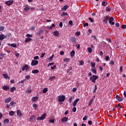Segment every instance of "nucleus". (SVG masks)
Here are the masks:
<instances>
[{
  "label": "nucleus",
  "mask_w": 126,
  "mask_h": 126,
  "mask_svg": "<svg viewBox=\"0 0 126 126\" xmlns=\"http://www.w3.org/2000/svg\"><path fill=\"white\" fill-rule=\"evenodd\" d=\"M58 101H59L60 105H62L63 104V102H64V100H65V96L63 95H61L58 96Z\"/></svg>",
  "instance_id": "nucleus-1"
},
{
  "label": "nucleus",
  "mask_w": 126,
  "mask_h": 126,
  "mask_svg": "<svg viewBox=\"0 0 126 126\" xmlns=\"http://www.w3.org/2000/svg\"><path fill=\"white\" fill-rule=\"evenodd\" d=\"M97 79H98V76L96 75H93L90 78V80L93 83H96V80H97Z\"/></svg>",
  "instance_id": "nucleus-2"
},
{
  "label": "nucleus",
  "mask_w": 126,
  "mask_h": 126,
  "mask_svg": "<svg viewBox=\"0 0 126 126\" xmlns=\"http://www.w3.org/2000/svg\"><path fill=\"white\" fill-rule=\"evenodd\" d=\"M39 63V61L36 60H32L31 63L32 66H35V65H37Z\"/></svg>",
  "instance_id": "nucleus-3"
},
{
  "label": "nucleus",
  "mask_w": 126,
  "mask_h": 126,
  "mask_svg": "<svg viewBox=\"0 0 126 126\" xmlns=\"http://www.w3.org/2000/svg\"><path fill=\"white\" fill-rule=\"evenodd\" d=\"M46 113L43 114L40 117H39L37 118V121H42L43 120H44V119L46 118Z\"/></svg>",
  "instance_id": "nucleus-4"
},
{
  "label": "nucleus",
  "mask_w": 126,
  "mask_h": 126,
  "mask_svg": "<svg viewBox=\"0 0 126 126\" xmlns=\"http://www.w3.org/2000/svg\"><path fill=\"white\" fill-rule=\"evenodd\" d=\"M114 18H113L112 17H111L109 19V23H110V24H111V25H115V23L114 22Z\"/></svg>",
  "instance_id": "nucleus-5"
},
{
  "label": "nucleus",
  "mask_w": 126,
  "mask_h": 126,
  "mask_svg": "<svg viewBox=\"0 0 126 126\" xmlns=\"http://www.w3.org/2000/svg\"><path fill=\"white\" fill-rule=\"evenodd\" d=\"M17 115L18 116V117H22V116H23V114H22V113H21V111L20 110H17Z\"/></svg>",
  "instance_id": "nucleus-6"
},
{
  "label": "nucleus",
  "mask_w": 126,
  "mask_h": 126,
  "mask_svg": "<svg viewBox=\"0 0 126 126\" xmlns=\"http://www.w3.org/2000/svg\"><path fill=\"white\" fill-rule=\"evenodd\" d=\"M8 46H9L10 47H12L13 48H17V45H16V44L14 43H8Z\"/></svg>",
  "instance_id": "nucleus-7"
},
{
  "label": "nucleus",
  "mask_w": 126,
  "mask_h": 126,
  "mask_svg": "<svg viewBox=\"0 0 126 126\" xmlns=\"http://www.w3.org/2000/svg\"><path fill=\"white\" fill-rule=\"evenodd\" d=\"M43 33H44V30H40L39 31H38L36 33V35H42V34H43Z\"/></svg>",
  "instance_id": "nucleus-8"
},
{
  "label": "nucleus",
  "mask_w": 126,
  "mask_h": 126,
  "mask_svg": "<svg viewBox=\"0 0 126 126\" xmlns=\"http://www.w3.org/2000/svg\"><path fill=\"white\" fill-rule=\"evenodd\" d=\"M68 121V118L67 117H63L61 120L62 123H64V122H67Z\"/></svg>",
  "instance_id": "nucleus-9"
},
{
  "label": "nucleus",
  "mask_w": 126,
  "mask_h": 126,
  "mask_svg": "<svg viewBox=\"0 0 126 126\" xmlns=\"http://www.w3.org/2000/svg\"><path fill=\"white\" fill-rule=\"evenodd\" d=\"M79 101V98H77L74 101V102H73V107H75V106H76V104H77V103H78Z\"/></svg>",
  "instance_id": "nucleus-10"
},
{
  "label": "nucleus",
  "mask_w": 126,
  "mask_h": 126,
  "mask_svg": "<svg viewBox=\"0 0 126 126\" xmlns=\"http://www.w3.org/2000/svg\"><path fill=\"white\" fill-rule=\"evenodd\" d=\"M12 3H13V0H9V1H7L5 2V4L7 5H11V4H12Z\"/></svg>",
  "instance_id": "nucleus-11"
},
{
  "label": "nucleus",
  "mask_w": 126,
  "mask_h": 126,
  "mask_svg": "<svg viewBox=\"0 0 126 126\" xmlns=\"http://www.w3.org/2000/svg\"><path fill=\"white\" fill-rule=\"evenodd\" d=\"M6 37V36H5L4 34L1 33L0 35V40L2 41V40H3V39H4Z\"/></svg>",
  "instance_id": "nucleus-12"
},
{
  "label": "nucleus",
  "mask_w": 126,
  "mask_h": 126,
  "mask_svg": "<svg viewBox=\"0 0 126 126\" xmlns=\"http://www.w3.org/2000/svg\"><path fill=\"white\" fill-rule=\"evenodd\" d=\"M29 9H30V6H29V5H25V8L24 9L25 11H28V10H29Z\"/></svg>",
  "instance_id": "nucleus-13"
},
{
  "label": "nucleus",
  "mask_w": 126,
  "mask_h": 126,
  "mask_svg": "<svg viewBox=\"0 0 126 126\" xmlns=\"http://www.w3.org/2000/svg\"><path fill=\"white\" fill-rule=\"evenodd\" d=\"M2 89L3 90H7L8 89H9V87L7 85L3 86Z\"/></svg>",
  "instance_id": "nucleus-14"
},
{
  "label": "nucleus",
  "mask_w": 126,
  "mask_h": 126,
  "mask_svg": "<svg viewBox=\"0 0 126 126\" xmlns=\"http://www.w3.org/2000/svg\"><path fill=\"white\" fill-rule=\"evenodd\" d=\"M67 8H68V5H64L62 8V10L63 11H65V10L66 9H67Z\"/></svg>",
  "instance_id": "nucleus-15"
},
{
  "label": "nucleus",
  "mask_w": 126,
  "mask_h": 126,
  "mask_svg": "<svg viewBox=\"0 0 126 126\" xmlns=\"http://www.w3.org/2000/svg\"><path fill=\"white\" fill-rule=\"evenodd\" d=\"M53 34L56 37H59L60 36V32L58 31H55L53 32Z\"/></svg>",
  "instance_id": "nucleus-16"
},
{
  "label": "nucleus",
  "mask_w": 126,
  "mask_h": 126,
  "mask_svg": "<svg viewBox=\"0 0 126 126\" xmlns=\"http://www.w3.org/2000/svg\"><path fill=\"white\" fill-rule=\"evenodd\" d=\"M28 69V65L26 64L25 65L23 68H22V70L24 71V70H27Z\"/></svg>",
  "instance_id": "nucleus-17"
},
{
  "label": "nucleus",
  "mask_w": 126,
  "mask_h": 126,
  "mask_svg": "<svg viewBox=\"0 0 126 126\" xmlns=\"http://www.w3.org/2000/svg\"><path fill=\"white\" fill-rule=\"evenodd\" d=\"M9 105H10V107H14L15 106V105H16V103L14 102L13 101H11L9 103Z\"/></svg>",
  "instance_id": "nucleus-18"
},
{
  "label": "nucleus",
  "mask_w": 126,
  "mask_h": 126,
  "mask_svg": "<svg viewBox=\"0 0 126 126\" xmlns=\"http://www.w3.org/2000/svg\"><path fill=\"white\" fill-rule=\"evenodd\" d=\"M103 22L104 23H108V16H105L104 17Z\"/></svg>",
  "instance_id": "nucleus-19"
},
{
  "label": "nucleus",
  "mask_w": 126,
  "mask_h": 126,
  "mask_svg": "<svg viewBox=\"0 0 126 126\" xmlns=\"http://www.w3.org/2000/svg\"><path fill=\"white\" fill-rule=\"evenodd\" d=\"M55 79H56L55 76L49 77V80H50V81H53V80H55Z\"/></svg>",
  "instance_id": "nucleus-20"
},
{
  "label": "nucleus",
  "mask_w": 126,
  "mask_h": 126,
  "mask_svg": "<svg viewBox=\"0 0 126 126\" xmlns=\"http://www.w3.org/2000/svg\"><path fill=\"white\" fill-rule=\"evenodd\" d=\"M11 101V98L8 97L5 100V103H9Z\"/></svg>",
  "instance_id": "nucleus-21"
},
{
  "label": "nucleus",
  "mask_w": 126,
  "mask_h": 126,
  "mask_svg": "<svg viewBox=\"0 0 126 126\" xmlns=\"http://www.w3.org/2000/svg\"><path fill=\"white\" fill-rule=\"evenodd\" d=\"M32 102H36V101H38V97L35 96L32 98Z\"/></svg>",
  "instance_id": "nucleus-22"
},
{
  "label": "nucleus",
  "mask_w": 126,
  "mask_h": 126,
  "mask_svg": "<svg viewBox=\"0 0 126 126\" xmlns=\"http://www.w3.org/2000/svg\"><path fill=\"white\" fill-rule=\"evenodd\" d=\"M74 55H75V51L74 50H73L70 53V55L72 58H73L74 57Z\"/></svg>",
  "instance_id": "nucleus-23"
},
{
  "label": "nucleus",
  "mask_w": 126,
  "mask_h": 126,
  "mask_svg": "<svg viewBox=\"0 0 126 126\" xmlns=\"http://www.w3.org/2000/svg\"><path fill=\"white\" fill-rule=\"evenodd\" d=\"M32 73L36 74V73H39V70L35 69L32 71Z\"/></svg>",
  "instance_id": "nucleus-24"
},
{
  "label": "nucleus",
  "mask_w": 126,
  "mask_h": 126,
  "mask_svg": "<svg viewBox=\"0 0 126 126\" xmlns=\"http://www.w3.org/2000/svg\"><path fill=\"white\" fill-rule=\"evenodd\" d=\"M15 90H16V88H15L14 87L11 88L10 89V92H14V91H15Z\"/></svg>",
  "instance_id": "nucleus-25"
},
{
  "label": "nucleus",
  "mask_w": 126,
  "mask_h": 126,
  "mask_svg": "<svg viewBox=\"0 0 126 126\" xmlns=\"http://www.w3.org/2000/svg\"><path fill=\"white\" fill-rule=\"evenodd\" d=\"M2 76H3L4 78H5V79H7V78L8 79H10L8 77V75H7V74H2Z\"/></svg>",
  "instance_id": "nucleus-26"
},
{
  "label": "nucleus",
  "mask_w": 126,
  "mask_h": 126,
  "mask_svg": "<svg viewBox=\"0 0 126 126\" xmlns=\"http://www.w3.org/2000/svg\"><path fill=\"white\" fill-rule=\"evenodd\" d=\"M30 41H32V39L29 37L26 38L25 39L26 43H28V42H30Z\"/></svg>",
  "instance_id": "nucleus-27"
},
{
  "label": "nucleus",
  "mask_w": 126,
  "mask_h": 126,
  "mask_svg": "<svg viewBox=\"0 0 126 126\" xmlns=\"http://www.w3.org/2000/svg\"><path fill=\"white\" fill-rule=\"evenodd\" d=\"M94 101V99L92 98L91 99V100L89 102V104L88 106H89L90 107V106H91L92 103H93V101Z\"/></svg>",
  "instance_id": "nucleus-28"
},
{
  "label": "nucleus",
  "mask_w": 126,
  "mask_h": 126,
  "mask_svg": "<svg viewBox=\"0 0 126 126\" xmlns=\"http://www.w3.org/2000/svg\"><path fill=\"white\" fill-rule=\"evenodd\" d=\"M71 41H72V43H74V42H76V38H75V37H72Z\"/></svg>",
  "instance_id": "nucleus-29"
},
{
  "label": "nucleus",
  "mask_w": 126,
  "mask_h": 126,
  "mask_svg": "<svg viewBox=\"0 0 126 126\" xmlns=\"http://www.w3.org/2000/svg\"><path fill=\"white\" fill-rule=\"evenodd\" d=\"M91 65L93 68H95V63L94 62H92L91 63Z\"/></svg>",
  "instance_id": "nucleus-30"
},
{
  "label": "nucleus",
  "mask_w": 126,
  "mask_h": 126,
  "mask_svg": "<svg viewBox=\"0 0 126 126\" xmlns=\"http://www.w3.org/2000/svg\"><path fill=\"white\" fill-rule=\"evenodd\" d=\"M43 92L44 94L47 93V92H48V88H45L43 89Z\"/></svg>",
  "instance_id": "nucleus-31"
},
{
  "label": "nucleus",
  "mask_w": 126,
  "mask_h": 126,
  "mask_svg": "<svg viewBox=\"0 0 126 126\" xmlns=\"http://www.w3.org/2000/svg\"><path fill=\"white\" fill-rule=\"evenodd\" d=\"M92 71L93 73H95V74H96V69H95L94 68H92Z\"/></svg>",
  "instance_id": "nucleus-32"
},
{
  "label": "nucleus",
  "mask_w": 126,
  "mask_h": 126,
  "mask_svg": "<svg viewBox=\"0 0 126 126\" xmlns=\"http://www.w3.org/2000/svg\"><path fill=\"white\" fill-rule=\"evenodd\" d=\"M53 59H54V55H52L49 59H48V61H49V62H51V61L53 60Z\"/></svg>",
  "instance_id": "nucleus-33"
},
{
  "label": "nucleus",
  "mask_w": 126,
  "mask_h": 126,
  "mask_svg": "<svg viewBox=\"0 0 126 126\" xmlns=\"http://www.w3.org/2000/svg\"><path fill=\"white\" fill-rule=\"evenodd\" d=\"M73 99V96H71L69 98V100H68V102L69 103H71L72 102V100Z\"/></svg>",
  "instance_id": "nucleus-34"
},
{
  "label": "nucleus",
  "mask_w": 126,
  "mask_h": 126,
  "mask_svg": "<svg viewBox=\"0 0 126 126\" xmlns=\"http://www.w3.org/2000/svg\"><path fill=\"white\" fill-rule=\"evenodd\" d=\"M97 91V85H95L94 88L93 90V93H95Z\"/></svg>",
  "instance_id": "nucleus-35"
},
{
  "label": "nucleus",
  "mask_w": 126,
  "mask_h": 126,
  "mask_svg": "<svg viewBox=\"0 0 126 126\" xmlns=\"http://www.w3.org/2000/svg\"><path fill=\"white\" fill-rule=\"evenodd\" d=\"M88 52H89V53H90V54H91V53H92V48L89 47L88 48Z\"/></svg>",
  "instance_id": "nucleus-36"
},
{
  "label": "nucleus",
  "mask_w": 126,
  "mask_h": 126,
  "mask_svg": "<svg viewBox=\"0 0 126 126\" xmlns=\"http://www.w3.org/2000/svg\"><path fill=\"white\" fill-rule=\"evenodd\" d=\"M9 122V120H8V119H6L4 121V124H8Z\"/></svg>",
  "instance_id": "nucleus-37"
},
{
  "label": "nucleus",
  "mask_w": 126,
  "mask_h": 126,
  "mask_svg": "<svg viewBox=\"0 0 126 126\" xmlns=\"http://www.w3.org/2000/svg\"><path fill=\"white\" fill-rule=\"evenodd\" d=\"M32 107L35 108V110H36V109L38 108V105H37V104L34 103L32 105Z\"/></svg>",
  "instance_id": "nucleus-38"
},
{
  "label": "nucleus",
  "mask_w": 126,
  "mask_h": 126,
  "mask_svg": "<svg viewBox=\"0 0 126 126\" xmlns=\"http://www.w3.org/2000/svg\"><path fill=\"white\" fill-rule=\"evenodd\" d=\"M9 114L10 115V116H13V115H14V111H11L9 112Z\"/></svg>",
  "instance_id": "nucleus-39"
},
{
  "label": "nucleus",
  "mask_w": 126,
  "mask_h": 126,
  "mask_svg": "<svg viewBox=\"0 0 126 126\" xmlns=\"http://www.w3.org/2000/svg\"><path fill=\"white\" fill-rule=\"evenodd\" d=\"M64 62H65V63H68V62H69V59H68V58H65L64 59Z\"/></svg>",
  "instance_id": "nucleus-40"
},
{
  "label": "nucleus",
  "mask_w": 126,
  "mask_h": 126,
  "mask_svg": "<svg viewBox=\"0 0 126 126\" xmlns=\"http://www.w3.org/2000/svg\"><path fill=\"white\" fill-rule=\"evenodd\" d=\"M65 15H67V13L65 12H63V13L61 15V16H62V17H63V16H65Z\"/></svg>",
  "instance_id": "nucleus-41"
},
{
  "label": "nucleus",
  "mask_w": 126,
  "mask_h": 126,
  "mask_svg": "<svg viewBox=\"0 0 126 126\" xmlns=\"http://www.w3.org/2000/svg\"><path fill=\"white\" fill-rule=\"evenodd\" d=\"M102 5L103 6H106V5H107V3H106V2H105V1H102Z\"/></svg>",
  "instance_id": "nucleus-42"
},
{
  "label": "nucleus",
  "mask_w": 126,
  "mask_h": 126,
  "mask_svg": "<svg viewBox=\"0 0 126 126\" xmlns=\"http://www.w3.org/2000/svg\"><path fill=\"white\" fill-rule=\"evenodd\" d=\"M124 100L123 97H119V99H118L119 102H123Z\"/></svg>",
  "instance_id": "nucleus-43"
},
{
  "label": "nucleus",
  "mask_w": 126,
  "mask_h": 126,
  "mask_svg": "<svg viewBox=\"0 0 126 126\" xmlns=\"http://www.w3.org/2000/svg\"><path fill=\"white\" fill-rule=\"evenodd\" d=\"M31 92H32V91H31V90H26V93H29V94H30V93H31Z\"/></svg>",
  "instance_id": "nucleus-44"
},
{
  "label": "nucleus",
  "mask_w": 126,
  "mask_h": 126,
  "mask_svg": "<svg viewBox=\"0 0 126 126\" xmlns=\"http://www.w3.org/2000/svg\"><path fill=\"white\" fill-rule=\"evenodd\" d=\"M26 79H27V80H29V79H30V75H27L25 77Z\"/></svg>",
  "instance_id": "nucleus-45"
},
{
  "label": "nucleus",
  "mask_w": 126,
  "mask_h": 126,
  "mask_svg": "<svg viewBox=\"0 0 126 126\" xmlns=\"http://www.w3.org/2000/svg\"><path fill=\"white\" fill-rule=\"evenodd\" d=\"M49 122H50V123H51V124H54V123H55V120H54V119H50Z\"/></svg>",
  "instance_id": "nucleus-46"
},
{
  "label": "nucleus",
  "mask_w": 126,
  "mask_h": 126,
  "mask_svg": "<svg viewBox=\"0 0 126 126\" xmlns=\"http://www.w3.org/2000/svg\"><path fill=\"white\" fill-rule=\"evenodd\" d=\"M106 10H107V11H111V8H110V7H106Z\"/></svg>",
  "instance_id": "nucleus-47"
},
{
  "label": "nucleus",
  "mask_w": 126,
  "mask_h": 126,
  "mask_svg": "<svg viewBox=\"0 0 126 126\" xmlns=\"http://www.w3.org/2000/svg\"><path fill=\"white\" fill-rule=\"evenodd\" d=\"M36 119V116L33 115L31 117V120H35Z\"/></svg>",
  "instance_id": "nucleus-48"
},
{
  "label": "nucleus",
  "mask_w": 126,
  "mask_h": 126,
  "mask_svg": "<svg viewBox=\"0 0 126 126\" xmlns=\"http://www.w3.org/2000/svg\"><path fill=\"white\" fill-rule=\"evenodd\" d=\"M80 64L81 65H83L84 64V62L83 61H80Z\"/></svg>",
  "instance_id": "nucleus-49"
},
{
  "label": "nucleus",
  "mask_w": 126,
  "mask_h": 126,
  "mask_svg": "<svg viewBox=\"0 0 126 126\" xmlns=\"http://www.w3.org/2000/svg\"><path fill=\"white\" fill-rule=\"evenodd\" d=\"M4 30V27H0V31H3Z\"/></svg>",
  "instance_id": "nucleus-50"
},
{
  "label": "nucleus",
  "mask_w": 126,
  "mask_h": 126,
  "mask_svg": "<svg viewBox=\"0 0 126 126\" xmlns=\"http://www.w3.org/2000/svg\"><path fill=\"white\" fill-rule=\"evenodd\" d=\"M26 36V37H30V38L32 37V35L28 34V33L27 34Z\"/></svg>",
  "instance_id": "nucleus-51"
},
{
  "label": "nucleus",
  "mask_w": 126,
  "mask_h": 126,
  "mask_svg": "<svg viewBox=\"0 0 126 126\" xmlns=\"http://www.w3.org/2000/svg\"><path fill=\"white\" fill-rule=\"evenodd\" d=\"M25 81H26V79H24L20 82H19V84H20V83H23V82H25Z\"/></svg>",
  "instance_id": "nucleus-52"
},
{
  "label": "nucleus",
  "mask_w": 126,
  "mask_h": 126,
  "mask_svg": "<svg viewBox=\"0 0 126 126\" xmlns=\"http://www.w3.org/2000/svg\"><path fill=\"white\" fill-rule=\"evenodd\" d=\"M72 112H74V113H75V112H76V107H73V108Z\"/></svg>",
  "instance_id": "nucleus-53"
},
{
  "label": "nucleus",
  "mask_w": 126,
  "mask_h": 126,
  "mask_svg": "<svg viewBox=\"0 0 126 126\" xmlns=\"http://www.w3.org/2000/svg\"><path fill=\"white\" fill-rule=\"evenodd\" d=\"M45 55H46V53H42L41 55V58H44V57H45Z\"/></svg>",
  "instance_id": "nucleus-54"
},
{
  "label": "nucleus",
  "mask_w": 126,
  "mask_h": 126,
  "mask_svg": "<svg viewBox=\"0 0 126 126\" xmlns=\"http://www.w3.org/2000/svg\"><path fill=\"white\" fill-rule=\"evenodd\" d=\"M122 29H126V25H123L122 26Z\"/></svg>",
  "instance_id": "nucleus-55"
},
{
  "label": "nucleus",
  "mask_w": 126,
  "mask_h": 126,
  "mask_svg": "<svg viewBox=\"0 0 126 126\" xmlns=\"http://www.w3.org/2000/svg\"><path fill=\"white\" fill-rule=\"evenodd\" d=\"M54 63H49L47 66L49 67L50 65H54Z\"/></svg>",
  "instance_id": "nucleus-56"
},
{
  "label": "nucleus",
  "mask_w": 126,
  "mask_h": 126,
  "mask_svg": "<svg viewBox=\"0 0 126 126\" xmlns=\"http://www.w3.org/2000/svg\"><path fill=\"white\" fill-rule=\"evenodd\" d=\"M56 68H57L56 65H54V66L51 67V69H56Z\"/></svg>",
  "instance_id": "nucleus-57"
},
{
  "label": "nucleus",
  "mask_w": 126,
  "mask_h": 126,
  "mask_svg": "<svg viewBox=\"0 0 126 126\" xmlns=\"http://www.w3.org/2000/svg\"><path fill=\"white\" fill-rule=\"evenodd\" d=\"M109 59H110V57L106 56V57H105L106 61H109Z\"/></svg>",
  "instance_id": "nucleus-58"
},
{
  "label": "nucleus",
  "mask_w": 126,
  "mask_h": 126,
  "mask_svg": "<svg viewBox=\"0 0 126 126\" xmlns=\"http://www.w3.org/2000/svg\"><path fill=\"white\" fill-rule=\"evenodd\" d=\"M89 20H90L91 22H94L93 19H92V18H89Z\"/></svg>",
  "instance_id": "nucleus-59"
},
{
  "label": "nucleus",
  "mask_w": 126,
  "mask_h": 126,
  "mask_svg": "<svg viewBox=\"0 0 126 126\" xmlns=\"http://www.w3.org/2000/svg\"><path fill=\"white\" fill-rule=\"evenodd\" d=\"M75 35L76 36H79V35H80V32H76Z\"/></svg>",
  "instance_id": "nucleus-60"
},
{
  "label": "nucleus",
  "mask_w": 126,
  "mask_h": 126,
  "mask_svg": "<svg viewBox=\"0 0 126 126\" xmlns=\"http://www.w3.org/2000/svg\"><path fill=\"white\" fill-rule=\"evenodd\" d=\"M76 90H77V89H76V88H74L72 89V92H76Z\"/></svg>",
  "instance_id": "nucleus-61"
},
{
  "label": "nucleus",
  "mask_w": 126,
  "mask_h": 126,
  "mask_svg": "<svg viewBox=\"0 0 126 126\" xmlns=\"http://www.w3.org/2000/svg\"><path fill=\"white\" fill-rule=\"evenodd\" d=\"M114 63H115V62L114 61H111L109 63V64H111V65H113V64H114Z\"/></svg>",
  "instance_id": "nucleus-62"
},
{
  "label": "nucleus",
  "mask_w": 126,
  "mask_h": 126,
  "mask_svg": "<svg viewBox=\"0 0 126 126\" xmlns=\"http://www.w3.org/2000/svg\"><path fill=\"white\" fill-rule=\"evenodd\" d=\"M59 26L61 28H62V27H63V22H61L60 24H59Z\"/></svg>",
  "instance_id": "nucleus-63"
},
{
  "label": "nucleus",
  "mask_w": 126,
  "mask_h": 126,
  "mask_svg": "<svg viewBox=\"0 0 126 126\" xmlns=\"http://www.w3.org/2000/svg\"><path fill=\"white\" fill-rule=\"evenodd\" d=\"M83 121H86L87 120V117L85 116L83 118Z\"/></svg>",
  "instance_id": "nucleus-64"
}]
</instances>
